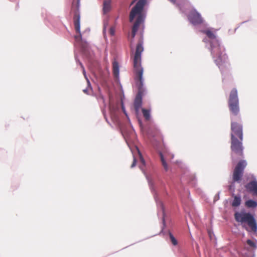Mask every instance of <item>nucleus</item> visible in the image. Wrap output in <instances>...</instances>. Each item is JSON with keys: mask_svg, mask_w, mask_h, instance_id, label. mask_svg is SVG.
<instances>
[{"mask_svg": "<svg viewBox=\"0 0 257 257\" xmlns=\"http://www.w3.org/2000/svg\"><path fill=\"white\" fill-rule=\"evenodd\" d=\"M143 44V41L141 38L137 45L133 57L134 79L138 89V92L134 101V108L136 113H139L140 109L142 106V95L144 91L142 78L143 68L141 66V54L144 51Z\"/></svg>", "mask_w": 257, "mask_h": 257, "instance_id": "f257e3e1", "label": "nucleus"}, {"mask_svg": "<svg viewBox=\"0 0 257 257\" xmlns=\"http://www.w3.org/2000/svg\"><path fill=\"white\" fill-rule=\"evenodd\" d=\"M201 32L205 34L211 40V53L216 64L221 70L226 67L228 63V57L224 53V49L221 47L216 36L210 29L201 30Z\"/></svg>", "mask_w": 257, "mask_h": 257, "instance_id": "f03ea898", "label": "nucleus"}, {"mask_svg": "<svg viewBox=\"0 0 257 257\" xmlns=\"http://www.w3.org/2000/svg\"><path fill=\"white\" fill-rule=\"evenodd\" d=\"M146 3L147 0H139L130 12L129 16L130 22H132L135 18H137L132 28V37L133 38L135 37L140 24L144 22L145 19V16L144 13V8Z\"/></svg>", "mask_w": 257, "mask_h": 257, "instance_id": "7ed1b4c3", "label": "nucleus"}, {"mask_svg": "<svg viewBox=\"0 0 257 257\" xmlns=\"http://www.w3.org/2000/svg\"><path fill=\"white\" fill-rule=\"evenodd\" d=\"M234 218L237 222H240L243 227L246 223L250 228L251 231L255 232L257 230V225L255 220L252 215L249 213L236 212Z\"/></svg>", "mask_w": 257, "mask_h": 257, "instance_id": "20e7f679", "label": "nucleus"}, {"mask_svg": "<svg viewBox=\"0 0 257 257\" xmlns=\"http://www.w3.org/2000/svg\"><path fill=\"white\" fill-rule=\"evenodd\" d=\"M228 104L231 116H237L239 112V100L237 91L236 88H233L229 96Z\"/></svg>", "mask_w": 257, "mask_h": 257, "instance_id": "39448f33", "label": "nucleus"}, {"mask_svg": "<svg viewBox=\"0 0 257 257\" xmlns=\"http://www.w3.org/2000/svg\"><path fill=\"white\" fill-rule=\"evenodd\" d=\"M246 165L245 160H240L238 162L233 172L232 179L234 182H238L241 180Z\"/></svg>", "mask_w": 257, "mask_h": 257, "instance_id": "423d86ee", "label": "nucleus"}, {"mask_svg": "<svg viewBox=\"0 0 257 257\" xmlns=\"http://www.w3.org/2000/svg\"><path fill=\"white\" fill-rule=\"evenodd\" d=\"M242 141L236 138H231V150L233 153L239 157H243V147L242 146Z\"/></svg>", "mask_w": 257, "mask_h": 257, "instance_id": "0eeeda50", "label": "nucleus"}, {"mask_svg": "<svg viewBox=\"0 0 257 257\" xmlns=\"http://www.w3.org/2000/svg\"><path fill=\"white\" fill-rule=\"evenodd\" d=\"M231 138L238 137L241 141L243 140L242 126L238 122L232 121L231 123Z\"/></svg>", "mask_w": 257, "mask_h": 257, "instance_id": "6e6552de", "label": "nucleus"}, {"mask_svg": "<svg viewBox=\"0 0 257 257\" xmlns=\"http://www.w3.org/2000/svg\"><path fill=\"white\" fill-rule=\"evenodd\" d=\"M189 22L193 25H198L203 23V20L200 14L196 10H192L188 15Z\"/></svg>", "mask_w": 257, "mask_h": 257, "instance_id": "1a4fd4ad", "label": "nucleus"}, {"mask_svg": "<svg viewBox=\"0 0 257 257\" xmlns=\"http://www.w3.org/2000/svg\"><path fill=\"white\" fill-rule=\"evenodd\" d=\"M79 7V2H77L76 5L77 9H78ZM74 24L76 32L81 36L80 33V15L78 12V10L75 12L74 18Z\"/></svg>", "mask_w": 257, "mask_h": 257, "instance_id": "9d476101", "label": "nucleus"}, {"mask_svg": "<svg viewBox=\"0 0 257 257\" xmlns=\"http://www.w3.org/2000/svg\"><path fill=\"white\" fill-rule=\"evenodd\" d=\"M247 191L253 193V194L257 196V182L252 181L245 186Z\"/></svg>", "mask_w": 257, "mask_h": 257, "instance_id": "9b49d317", "label": "nucleus"}, {"mask_svg": "<svg viewBox=\"0 0 257 257\" xmlns=\"http://www.w3.org/2000/svg\"><path fill=\"white\" fill-rule=\"evenodd\" d=\"M113 73L115 77H117L119 75V65L118 63L114 61L112 63Z\"/></svg>", "mask_w": 257, "mask_h": 257, "instance_id": "f8f14e48", "label": "nucleus"}, {"mask_svg": "<svg viewBox=\"0 0 257 257\" xmlns=\"http://www.w3.org/2000/svg\"><path fill=\"white\" fill-rule=\"evenodd\" d=\"M103 12L104 13L108 12L111 9V1L110 0H105L103 2Z\"/></svg>", "mask_w": 257, "mask_h": 257, "instance_id": "ddd939ff", "label": "nucleus"}, {"mask_svg": "<svg viewBox=\"0 0 257 257\" xmlns=\"http://www.w3.org/2000/svg\"><path fill=\"white\" fill-rule=\"evenodd\" d=\"M246 206L248 208H254L257 206V202L252 200H248L245 203Z\"/></svg>", "mask_w": 257, "mask_h": 257, "instance_id": "4468645a", "label": "nucleus"}, {"mask_svg": "<svg viewBox=\"0 0 257 257\" xmlns=\"http://www.w3.org/2000/svg\"><path fill=\"white\" fill-rule=\"evenodd\" d=\"M240 197L239 196H235L232 202V206L233 207H237L240 204Z\"/></svg>", "mask_w": 257, "mask_h": 257, "instance_id": "2eb2a0df", "label": "nucleus"}, {"mask_svg": "<svg viewBox=\"0 0 257 257\" xmlns=\"http://www.w3.org/2000/svg\"><path fill=\"white\" fill-rule=\"evenodd\" d=\"M143 114L146 120H149L151 117L150 110L149 109L142 108Z\"/></svg>", "mask_w": 257, "mask_h": 257, "instance_id": "dca6fc26", "label": "nucleus"}, {"mask_svg": "<svg viewBox=\"0 0 257 257\" xmlns=\"http://www.w3.org/2000/svg\"><path fill=\"white\" fill-rule=\"evenodd\" d=\"M160 156L161 161L162 165H163L165 170L166 171H167L168 170V165H167L166 162L165 161V160L164 159V156L162 153H160Z\"/></svg>", "mask_w": 257, "mask_h": 257, "instance_id": "f3484780", "label": "nucleus"}, {"mask_svg": "<svg viewBox=\"0 0 257 257\" xmlns=\"http://www.w3.org/2000/svg\"><path fill=\"white\" fill-rule=\"evenodd\" d=\"M169 235L170 237V239L171 240V241L173 245H177L178 244V241L177 239L175 238V237L173 235V234L171 233V232H169Z\"/></svg>", "mask_w": 257, "mask_h": 257, "instance_id": "a211bd4d", "label": "nucleus"}, {"mask_svg": "<svg viewBox=\"0 0 257 257\" xmlns=\"http://www.w3.org/2000/svg\"><path fill=\"white\" fill-rule=\"evenodd\" d=\"M246 243L252 248H255L256 247L255 243L252 240L247 239L246 240Z\"/></svg>", "mask_w": 257, "mask_h": 257, "instance_id": "6ab92c4d", "label": "nucleus"}, {"mask_svg": "<svg viewBox=\"0 0 257 257\" xmlns=\"http://www.w3.org/2000/svg\"><path fill=\"white\" fill-rule=\"evenodd\" d=\"M80 65H81V68H82V70H83V73L85 78L86 79V80H87L88 84L89 85H90V82H89V80L88 79V78L86 77V73H85V69H84V67H83V66L82 65V64L81 63H80Z\"/></svg>", "mask_w": 257, "mask_h": 257, "instance_id": "aec40b11", "label": "nucleus"}, {"mask_svg": "<svg viewBox=\"0 0 257 257\" xmlns=\"http://www.w3.org/2000/svg\"><path fill=\"white\" fill-rule=\"evenodd\" d=\"M136 163H137V160L134 157V160H133V162L131 165V168H133L135 166H136Z\"/></svg>", "mask_w": 257, "mask_h": 257, "instance_id": "412c9836", "label": "nucleus"}, {"mask_svg": "<svg viewBox=\"0 0 257 257\" xmlns=\"http://www.w3.org/2000/svg\"><path fill=\"white\" fill-rule=\"evenodd\" d=\"M140 160H141L142 163L143 165H145V160L144 159V158L142 157V156L141 155H140Z\"/></svg>", "mask_w": 257, "mask_h": 257, "instance_id": "4be33fe9", "label": "nucleus"}, {"mask_svg": "<svg viewBox=\"0 0 257 257\" xmlns=\"http://www.w3.org/2000/svg\"><path fill=\"white\" fill-rule=\"evenodd\" d=\"M169 1L174 4H176V0H169Z\"/></svg>", "mask_w": 257, "mask_h": 257, "instance_id": "5701e85b", "label": "nucleus"}, {"mask_svg": "<svg viewBox=\"0 0 257 257\" xmlns=\"http://www.w3.org/2000/svg\"><path fill=\"white\" fill-rule=\"evenodd\" d=\"M100 98L102 100V102L104 103V98L102 96H100Z\"/></svg>", "mask_w": 257, "mask_h": 257, "instance_id": "b1692460", "label": "nucleus"}, {"mask_svg": "<svg viewBox=\"0 0 257 257\" xmlns=\"http://www.w3.org/2000/svg\"><path fill=\"white\" fill-rule=\"evenodd\" d=\"M122 110H123V111L124 113L125 114V115H126V116H127V114H126V111H125V110L124 109V108H123V106L122 107Z\"/></svg>", "mask_w": 257, "mask_h": 257, "instance_id": "393cba45", "label": "nucleus"}, {"mask_svg": "<svg viewBox=\"0 0 257 257\" xmlns=\"http://www.w3.org/2000/svg\"><path fill=\"white\" fill-rule=\"evenodd\" d=\"M137 0H133L131 3V6L133 5Z\"/></svg>", "mask_w": 257, "mask_h": 257, "instance_id": "a878e982", "label": "nucleus"}, {"mask_svg": "<svg viewBox=\"0 0 257 257\" xmlns=\"http://www.w3.org/2000/svg\"><path fill=\"white\" fill-rule=\"evenodd\" d=\"M110 34L111 35H113L114 34V32L111 29H110Z\"/></svg>", "mask_w": 257, "mask_h": 257, "instance_id": "bb28decb", "label": "nucleus"}, {"mask_svg": "<svg viewBox=\"0 0 257 257\" xmlns=\"http://www.w3.org/2000/svg\"><path fill=\"white\" fill-rule=\"evenodd\" d=\"M83 92L85 93H87V90L86 89L83 90Z\"/></svg>", "mask_w": 257, "mask_h": 257, "instance_id": "cd10ccee", "label": "nucleus"}, {"mask_svg": "<svg viewBox=\"0 0 257 257\" xmlns=\"http://www.w3.org/2000/svg\"><path fill=\"white\" fill-rule=\"evenodd\" d=\"M163 224H164V226H165V219H164H164H163Z\"/></svg>", "mask_w": 257, "mask_h": 257, "instance_id": "c85d7f7f", "label": "nucleus"}, {"mask_svg": "<svg viewBox=\"0 0 257 257\" xmlns=\"http://www.w3.org/2000/svg\"><path fill=\"white\" fill-rule=\"evenodd\" d=\"M178 6L179 7V8L181 9V6H180V4H177Z\"/></svg>", "mask_w": 257, "mask_h": 257, "instance_id": "c756f323", "label": "nucleus"}, {"mask_svg": "<svg viewBox=\"0 0 257 257\" xmlns=\"http://www.w3.org/2000/svg\"><path fill=\"white\" fill-rule=\"evenodd\" d=\"M183 1L185 2L186 1V0H183Z\"/></svg>", "mask_w": 257, "mask_h": 257, "instance_id": "7c9ffc66", "label": "nucleus"}]
</instances>
